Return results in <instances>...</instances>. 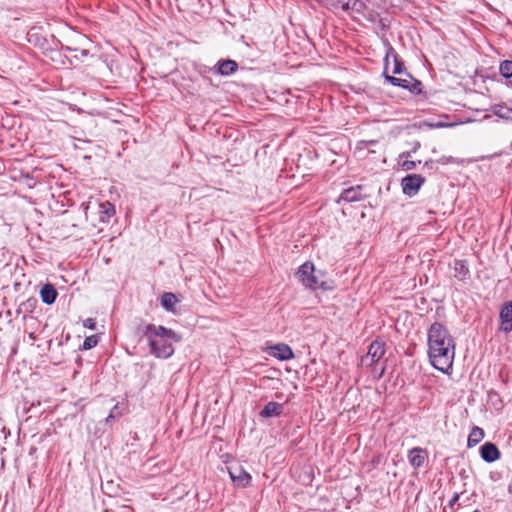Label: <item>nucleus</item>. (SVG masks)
Instances as JSON below:
<instances>
[{
  "label": "nucleus",
  "instance_id": "obj_28",
  "mask_svg": "<svg viewBox=\"0 0 512 512\" xmlns=\"http://www.w3.org/2000/svg\"><path fill=\"white\" fill-rule=\"evenodd\" d=\"M329 9H342V3L344 0H324Z\"/></svg>",
  "mask_w": 512,
  "mask_h": 512
},
{
  "label": "nucleus",
  "instance_id": "obj_38",
  "mask_svg": "<svg viewBox=\"0 0 512 512\" xmlns=\"http://www.w3.org/2000/svg\"><path fill=\"white\" fill-rule=\"evenodd\" d=\"M116 418L113 417V415H111V413L108 414V416L106 417L105 419V423L108 424L110 423L112 420H115Z\"/></svg>",
  "mask_w": 512,
  "mask_h": 512
},
{
  "label": "nucleus",
  "instance_id": "obj_42",
  "mask_svg": "<svg viewBox=\"0 0 512 512\" xmlns=\"http://www.w3.org/2000/svg\"><path fill=\"white\" fill-rule=\"evenodd\" d=\"M509 83H510V85L512 86V78L510 79Z\"/></svg>",
  "mask_w": 512,
  "mask_h": 512
},
{
  "label": "nucleus",
  "instance_id": "obj_7",
  "mask_svg": "<svg viewBox=\"0 0 512 512\" xmlns=\"http://www.w3.org/2000/svg\"><path fill=\"white\" fill-rule=\"evenodd\" d=\"M499 319L501 322L500 330L505 334L512 331V301H506L500 308Z\"/></svg>",
  "mask_w": 512,
  "mask_h": 512
},
{
  "label": "nucleus",
  "instance_id": "obj_11",
  "mask_svg": "<svg viewBox=\"0 0 512 512\" xmlns=\"http://www.w3.org/2000/svg\"><path fill=\"white\" fill-rule=\"evenodd\" d=\"M271 355L281 361H287L294 357L291 347L284 343L271 347Z\"/></svg>",
  "mask_w": 512,
  "mask_h": 512
},
{
  "label": "nucleus",
  "instance_id": "obj_35",
  "mask_svg": "<svg viewBox=\"0 0 512 512\" xmlns=\"http://www.w3.org/2000/svg\"><path fill=\"white\" fill-rule=\"evenodd\" d=\"M459 500V494L456 492L454 493L453 497L449 500V506L453 507L457 501Z\"/></svg>",
  "mask_w": 512,
  "mask_h": 512
},
{
  "label": "nucleus",
  "instance_id": "obj_8",
  "mask_svg": "<svg viewBox=\"0 0 512 512\" xmlns=\"http://www.w3.org/2000/svg\"><path fill=\"white\" fill-rule=\"evenodd\" d=\"M481 459L486 463H493L500 459L501 452L493 442H485L479 449Z\"/></svg>",
  "mask_w": 512,
  "mask_h": 512
},
{
  "label": "nucleus",
  "instance_id": "obj_41",
  "mask_svg": "<svg viewBox=\"0 0 512 512\" xmlns=\"http://www.w3.org/2000/svg\"><path fill=\"white\" fill-rule=\"evenodd\" d=\"M81 40L84 42H88L89 40L85 36H81Z\"/></svg>",
  "mask_w": 512,
  "mask_h": 512
},
{
  "label": "nucleus",
  "instance_id": "obj_27",
  "mask_svg": "<svg viewBox=\"0 0 512 512\" xmlns=\"http://www.w3.org/2000/svg\"><path fill=\"white\" fill-rule=\"evenodd\" d=\"M353 12L363 13L366 9V3L363 0H353Z\"/></svg>",
  "mask_w": 512,
  "mask_h": 512
},
{
  "label": "nucleus",
  "instance_id": "obj_6",
  "mask_svg": "<svg viewBox=\"0 0 512 512\" xmlns=\"http://www.w3.org/2000/svg\"><path fill=\"white\" fill-rule=\"evenodd\" d=\"M228 473L236 487L245 488L252 480L251 475L239 464L229 466Z\"/></svg>",
  "mask_w": 512,
  "mask_h": 512
},
{
  "label": "nucleus",
  "instance_id": "obj_37",
  "mask_svg": "<svg viewBox=\"0 0 512 512\" xmlns=\"http://www.w3.org/2000/svg\"><path fill=\"white\" fill-rule=\"evenodd\" d=\"M412 151H405V152H402L400 154V158H405L406 160H408V158H410L412 156Z\"/></svg>",
  "mask_w": 512,
  "mask_h": 512
},
{
  "label": "nucleus",
  "instance_id": "obj_21",
  "mask_svg": "<svg viewBox=\"0 0 512 512\" xmlns=\"http://www.w3.org/2000/svg\"><path fill=\"white\" fill-rule=\"evenodd\" d=\"M499 72L505 79L512 78V61L504 60L499 65Z\"/></svg>",
  "mask_w": 512,
  "mask_h": 512
},
{
  "label": "nucleus",
  "instance_id": "obj_39",
  "mask_svg": "<svg viewBox=\"0 0 512 512\" xmlns=\"http://www.w3.org/2000/svg\"><path fill=\"white\" fill-rule=\"evenodd\" d=\"M361 143L367 144V145H374V144L377 143V141L376 140H370V141H362Z\"/></svg>",
  "mask_w": 512,
  "mask_h": 512
},
{
  "label": "nucleus",
  "instance_id": "obj_22",
  "mask_svg": "<svg viewBox=\"0 0 512 512\" xmlns=\"http://www.w3.org/2000/svg\"><path fill=\"white\" fill-rule=\"evenodd\" d=\"M384 77H385L386 81L389 82L390 84H392L393 86L401 87L404 89H405V87H408V80L388 75L386 73V70L384 71Z\"/></svg>",
  "mask_w": 512,
  "mask_h": 512
},
{
  "label": "nucleus",
  "instance_id": "obj_31",
  "mask_svg": "<svg viewBox=\"0 0 512 512\" xmlns=\"http://www.w3.org/2000/svg\"><path fill=\"white\" fill-rule=\"evenodd\" d=\"M354 5L353 0H344L342 3V10L345 12L353 11Z\"/></svg>",
  "mask_w": 512,
  "mask_h": 512
},
{
  "label": "nucleus",
  "instance_id": "obj_4",
  "mask_svg": "<svg viewBox=\"0 0 512 512\" xmlns=\"http://www.w3.org/2000/svg\"><path fill=\"white\" fill-rule=\"evenodd\" d=\"M385 351V343L382 340L376 339L372 341L368 347L366 355L361 359L362 365H376L384 356Z\"/></svg>",
  "mask_w": 512,
  "mask_h": 512
},
{
  "label": "nucleus",
  "instance_id": "obj_9",
  "mask_svg": "<svg viewBox=\"0 0 512 512\" xmlns=\"http://www.w3.org/2000/svg\"><path fill=\"white\" fill-rule=\"evenodd\" d=\"M365 195L362 193V186L357 185L355 187H349L344 189L340 194L337 203H341L342 201L347 203L358 202L365 199Z\"/></svg>",
  "mask_w": 512,
  "mask_h": 512
},
{
  "label": "nucleus",
  "instance_id": "obj_19",
  "mask_svg": "<svg viewBox=\"0 0 512 512\" xmlns=\"http://www.w3.org/2000/svg\"><path fill=\"white\" fill-rule=\"evenodd\" d=\"M178 299L175 294L166 292L161 297V305L167 311H173Z\"/></svg>",
  "mask_w": 512,
  "mask_h": 512
},
{
  "label": "nucleus",
  "instance_id": "obj_34",
  "mask_svg": "<svg viewBox=\"0 0 512 512\" xmlns=\"http://www.w3.org/2000/svg\"><path fill=\"white\" fill-rule=\"evenodd\" d=\"M385 372V367L383 366L380 370H377L376 366L373 369V373L375 375V378L380 379Z\"/></svg>",
  "mask_w": 512,
  "mask_h": 512
},
{
  "label": "nucleus",
  "instance_id": "obj_32",
  "mask_svg": "<svg viewBox=\"0 0 512 512\" xmlns=\"http://www.w3.org/2000/svg\"><path fill=\"white\" fill-rule=\"evenodd\" d=\"M111 415L115 418H120L122 416V410L119 407V404H115L113 408L110 410Z\"/></svg>",
  "mask_w": 512,
  "mask_h": 512
},
{
  "label": "nucleus",
  "instance_id": "obj_23",
  "mask_svg": "<svg viewBox=\"0 0 512 512\" xmlns=\"http://www.w3.org/2000/svg\"><path fill=\"white\" fill-rule=\"evenodd\" d=\"M384 43V46L386 48V54H385V58H384V62H385V70H387V65H388V60L389 58H393L396 59L398 58V54L397 52L395 51V49L393 48V46L390 44V42L388 40H384L383 41Z\"/></svg>",
  "mask_w": 512,
  "mask_h": 512
},
{
  "label": "nucleus",
  "instance_id": "obj_25",
  "mask_svg": "<svg viewBox=\"0 0 512 512\" xmlns=\"http://www.w3.org/2000/svg\"><path fill=\"white\" fill-rule=\"evenodd\" d=\"M98 344V337L96 335H91L85 338L81 345L82 350H89L94 348Z\"/></svg>",
  "mask_w": 512,
  "mask_h": 512
},
{
  "label": "nucleus",
  "instance_id": "obj_13",
  "mask_svg": "<svg viewBox=\"0 0 512 512\" xmlns=\"http://www.w3.org/2000/svg\"><path fill=\"white\" fill-rule=\"evenodd\" d=\"M115 213V206L109 201L101 202L98 206L99 221L102 223H109Z\"/></svg>",
  "mask_w": 512,
  "mask_h": 512
},
{
  "label": "nucleus",
  "instance_id": "obj_16",
  "mask_svg": "<svg viewBox=\"0 0 512 512\" xmlns=\"http://www.w3.org/2000/svg\"><path fill=\"white\" fill-rule=\"evenodd\" d=\"M453 269L454 277L459 281H465L470 275L468 263L466 260H455Z\"/></svg>",
  "mask_w": 512,
  "mask_h": 512
},
{
  "label": "nucleus",
  "instance_id": "obj_3",
  "mask_svg": "<svg viewBox=\"0 0 512 512\" xmlns=\"http://www.w3.org/2000/svg\"><path fill=\"white\" fill-rule=\"evenodd\" d=\"M296 276L305 288L312 291H330L335 287L332 280L326 279V272L317 270L315 265L310 261L304 262L298 268Z\"/></svg>",
  "mask_w": 512,
  "mask_h": 512
},
{
  "label": "nucleus",
  "instance_id": "obj_12",
  "mask_svg": "<svg viewBox=\"0 0 512 512\" xmlns=\"http://www.w3.org/2000/svg\"><path fill=\"white\" fill-rule=\"evenodd\" d=\"M283 409V404L270 401L259 412V416L262 418L278 417L283 413Z\"/></svg>",
  "mask_w": 512,
  "mask_h": 512
},
{
  "label": "nucleus",
  "instance_id": "obj_26",
  "mask_svg": "<svg viewBox=\"0 0 512 512\" xmlns=\"http://www.w3.org/2000/svg\"><path fill=\"white\" fill-rule=\"evenodd\" d=\"M394 61V67H393V74H402L405 71V66L403 61L398 57L393 60Z\"/></svg>",
  "mask_w": 512,
  "mask_h": 512
},
{
  "label": "nucleus",
  "instance_id": "obj_20",
  "mask_svg": "<svg viewBox=\"0 0 512 512\" xmlns=\"http://www.w3.org/2000/svg\"><path fill=\"white\" fill-rule=\"evenodd\" d=\"M494 113L502 119L512 120V107H509L506 104L496 105Z\"/></svg>",
  "mask_w": 512,
  "mask_h": 512
},
{
  "label": "nucleus",
  "instance_id": "obj_2",
  "mask_svg": "<svg viewBox=\"0 0 512 512\" xmlns=\"http://www.w3.org/2000/svg\"><path fill=\"white\" fill-rule=\"evenodd\" d=\"M143 335L149 342L151 354L163 359L171 357L174 354L173 343L182 340L174 330L151 323L145 326Z\"/></svg>",
  "mask_w": 512,
  "mask_h": 512
},
{
  "label": "nucleus",
  "instance_id": "obj_33",
  "mask_svg": "<svg viewBox=\"0 0 512 512\" xmlns=\"http://www.w3.org/2000/svg\"><path fill=\"white\" fill-rule=\"evenodd\" d=\"M80 53V56L78 54L74 55V57L76 59H81V58H85V57H88L90 55V52L88 49H85V48H79V50L77 51Z\"/></svg>",
  "mask_w": 512,
  "mask_h": 512
},
{
  "label": "nucleus",
  "instance_id": "obj_18",
  "mask_svg": "<svg viewBox=\"0 0 512 512\" xmlns=\"http://www.w3.org/2000/svg\"><path fill=\"white\" fill-rule=\"evenodd\" d=\"M485 436L484 430L478 426H474L468 436L467 446L472 448L479 444Z\"/></svg>",
  "mask_w": 512,
  "mask_h": 512
},
{
  "label": "nucleus",
  "instance_id": "obj_29",
  "mask_svg": "<svg viewBox=\"0 0 512 512\" xmlns=\"http://www.w3.org/2000/svg\"><path fill=\"white\" fill-rule=\"evenodd\" d=\"M402 168L403 170L405 171H410V170H413L416 168L417 166V163L415 161H412V160H405L403 163H402Z\"/></svg>",
  "mask_w": 512,
  "mask_h": 512
},
{
  "label": "nucleus",
  "instance_id": "obj_43",
  "mask_svg": "<svg viewBox=\"0 0 512 512\" xmlns=\"http://www.w3.org/2000/svg\"><path fill=\"white\" fill-rule=\"evenodd\" d=\"M472 512H480V511H479L478 509H475V510H474V511H472Z\"/></svg>",
  "mask_w": 512,
  "mask_h": 512
},
{
  "label": "nucleus",
  "instance_id": "obj_24",
  "mask_svg": "<svg viewBox=\"0 0 512 512\" xmlns=\"http://www.w3.org/2000/svg\"><path fill=\"white\" fill-rule=\"evenodd\" d=\"M405 89L409 90L411 93H414V94H421L422 93V83H421V81L411 77V81L408 80V87H405Z\"/></svg>",
  "mask_w": 512,
  "mask_h": 512
},
{
  "label": "nucleus",
  "instance_id": "obj_30",
  "mask_svg": "<svg viewBox=\"0 0 512 512\" xmlns=\"http://www.w3.org/2000/svg\"><path fill=\"white\" fill-rule=\"evenodd\" d=\"M83 326L88 329L95 330L96 329V321L93 318H87L83 321Z\"/></svg>",
  "mask_w": 512,
  "mask_h": 512
},
{
  "label": "nucleus",
  "instance_id": "obj_36",
  "mask_svg": "<svg viewBox=\"0 0 512 512\" xmlns=\"http://www.w3.org/2000/svg\"><path fill=\"white\" fill-rule=\"evenodd\" d=\"M61 49L64 50V51H69V52H77L79 50V47H72V46H67V45H61Z\"/></svg>",
  "mask_w": 512,
  "mask_h": 512
},
{
  "label": "nucleus",
  "instance_id": "obj_17",
  "mask_svg": "<svg viewBox=\"0 0 512 512\" xmlns=\"http://www.w3.org/2000/svg\"><path fill=\"white\" fill-rule=\"evenodd\" d=\"M38 305V300L35 297H29L25 301L21 302L16 310L17 314L23 315V318L32 313Z\"/></svg>",
  "mask_w": 512,
  "mask_h": 512
},
{
  "label": "nucleus",
  "instance_id": "obj_14",
  "mask_svg": "<svg viewBox=\"0 0 512 512\" xmlns=\"http://www.w3.org/2000/svg\"><path fill=\"white\" fill-rule=\"evenodd\" d=\"M58 296V292L51 283H46L40 289L41 301L46 305H52Z\"/></svg>",
  "mask_w": 512,
  "mask_h": 512
},
{
  "label": "nucleus",
  "instance_id": "obj_1",
  "mask_svg": "<svg viewBox=\"0 0 512 512\" xmlns=\"http://www.w3.org/2000/svg\"><path fill=\"white\" fill-rule=\"evenodd\" d=\"M427 344L431 365L449 373L455 356V341L447 327L440 322L432 323L427 331Z\"/></svg>",
  "mask_w": 512,
  "mask_h": 512
},
{
  "label": "nucleus",
  "instance_id": "obj_40",
  "mask_svg": "<svg viewBox=\"0 0 512 512\" xmlns=\"http://www.w3.org/2000/svg\"><path fill=\"white\" fill-rule=\"evenodd\" d=\"M420 147V142H415L412 152H416V150Z\"/></svg>",
  "mask_w": 512,
  "mask_h": 512
},
{
  "label": "nucleus",
  "instance_id": "obj_10",
  "mask_svg": "<svg viewBox=\"0 0 512 512\" xmlns=\"http://www.w3.org/2000/svg\"><path fill=\"white\" fill-rule=\"evenodd\" d=\"M428 457V453L426 449L421 447H414L409 450L408 460L412 467L420 468L424 465L426 459Z\"/></svg>",
  "mask_w": 512,
  "mask_h": 512
},
{
  "label": "nucleus",
  "instance_id": "obj_15",
  "mask_svg": "<svg viewBox=\"0 0 512 512\" xmlns=\"http://www.w3.org/2000/svg\"><path fill=\"white\" fill-rule=\"evenodd\" d=\"M216 73L222 76H230L238 69V64L234 60H219L216 64Z\"/></svg>",
  "mask_w": 512,
  "mask_h": 512
},
{
  "label": "nucleus",
  "instance_id": "obj_5",
  "mask_svg": "<svg viewBox=\"0 0 512 512\" xmlns=\"http://www.w3.org/2000/svg\"><path fill=\"white\" fill-rule=\"evenodd\" d=\"M425 183V177L420 174H408L401 180L402 192L408 197L415 196Z\"/></svg>",
  "mask_w": 512,
  "mask_h": 512
}]
</instances>
